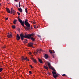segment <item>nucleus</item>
I'll list each match as a JSON object with an SVG mask.
<instances>
[{
  "label": "nucleus",
  "instance_id": "1",
  "mask_svg": "<svg viewBox=\"0 0 79 79\" xmlns=\"http://www.w3.org/2000/svg\"><path fill=\"white\" fill-rule=\"evenodd\" d=\"M20 35V36L21 40H24V37L25 38H27V39H30V38H31V40H32V41H34L35 40V38H34L33 37H34V36L35 35L33 33L31 35H25L24 36L22 33H21Z\"/></svg>",
  "mask_w": 79,
  "mask_h": 79
},
{
  "label": "nucleus",
  "instance_id": "2",
  "mask_svg": "<svg viewBox=\"0 0 79 79\" xmlns=\"http://www.w3.org/2000/svg\"><path fill=\"white\" fill-rule=\"evenodd\" d=\"M24 24L27 27L25 28V29L29 31L30 29V24L28 23V22L26 21H25Z\"/></svg>",
  "mask_w": 79,
  "mask_h": 79
},
{
  "label": "nucleus",
  "instance_id": "3",
  "mask_svg": "<svg viewBox=\"0 0 79 79\" xmlns=\"http://www.w3.org/2000/svg\"><path fill=\"white\" fill-rule=\"evenodd\" d=\"M18 20L19 22H20L21 25H22V26H23V27H24V21H23L19 18H18Z\"/></svg>",
  "mask_w": 79,
  "mask_h": 79
},
{
  "label": "nucleus",
  "instance_id": "4",
  "mask_svg": "<svg viewBox=\"0 0 79 79\" xmlns=\"http://www.w3.org/2000/svg\"><path fill=\"white\" fill-rule=\"evenodd\" d=\"M16 13V11L14 10H13V8H12L11 9L10 13L11 14H13V15H15V13Z\"/></svg>",
  "mask_w": 79,
  "mask_h": 79
},
{
  "label": "nucleus",
  "instance_id": "5",
  "mask_svg": "<svg viewBox=\"0 0 79 79\" xmlns=\"http://www.w3.org/2000/svg\"><path fill=\"white\" fill-rule=\"evenodd\" d=\"M37 52H34V54H35V53H36V54H37L38 53H40L41 52H42V50H41V49H38V50L37 51Z\"/></svg>",
  "mask_w": 79,
  "mask_h": 79
},
{
  "label": "nucleus",
  "instance_id": "6",
  "mask_svg": "<svg viewBox=\"0 0 79 79\" xmlns=\"http://www.w3.org/2000/svg\"><path fill=\"white\" fill-rule=\"evenodd\" d=\"M33 45H34V43H30L29 44H28V46L29 47H34L33 46Z\"/></svg>",
  "mask_w": 79,
  "mask_h": 79
},
{
  "label": "nucleus",
  "instance_id": "7",
  "mask_svg": "<svg viewBox=\"0 0 79 79\" xmlns=\"http://www.w3.org/2000/svg\"><path fill=\"white\" fill-rule=\"evenodd\" d=\"M16 39L17 40H19L20 39V36L19 35V34L17 35Z\"/></svg>",
  "mask_w": 79,
  "mask_h": 79
},
{
  "label": "nucleus",
  "instance_id": "8",
  "mask_svg": "<svg viewBox=\"0 0 79 79\" xmlns=\"http://www.w3.org/2000/svg\"><path fill=\"white\" fill-rule=\"evenodd\" d=\"M44 57L45 58V59H47L48 57V55L47 54H45L44 55Z\"/></svg>",
  "mask_w": 79,
  "mask_h": 79
},
{
  "label": "nucleus",
  "instance_id": "9",
  "mask_svg": "<svg viewBox=\"0 0 79 79\" xmlns=\"http://www.w3.org/2000/svg\"><path fill=\"white\" fill-rule=\"evenodd\" d=\"M19 11H20V13H22L23 12V9L21 8H18Z\"/></svg>",
  "mask_w": 79,
  "mask_h": 79
},
{
  "label": "nucleus",
  "instance_id": "10",
  "mask_svg": "<svg viewBox=\"0 0 79 79\" xmlns=\"http://www.w3.org/2000/svg\"><path fill=\"white\" fill-rule=\"evenodd\" d=\"M6 11L9 13H10V9L8 8H6Z\"/></svg>",
  "mask_w": 79,
  "mask_h": 79
},
{
  "label": "nucleus",
  "instance_id": "11",
  "mask_svg": "<svg viewBox=\"0 0 79 79\" xmlns=\"http://www.w3.org/2000/svg\"><path fill=\"white\" fill-rule=\"evenodd\" d=\"M32 60L35 63H36L37 61H36V60L35 59H34V58H32Z\"/></svg>",
  "mask_w": 79,
  "mask_h": 79
},
{
  "label": "nucleus",
  "instance_id": "12",
  "mask_svg": "<svg viewBox=\"0 0 79 79\" xmlns=\"http://www.w3.org/2000/svg\"><path fill=\"white\" fill-rule=\"evenodd\" d=\"M58 75L57 74L56 75H53V77H54L55 78V79H56V77H58Z\"/></svg>",
  "mask_w": 79,
  "mask_h": 79
},
{
  "label": "nucleus",
  "instance_id": "13",
  "mask_svg": "<svg viewBox=\"0 0 79 79\" xmlns=\"http://www.w3.org/2000/svg\"><path fill=\"white\" fill-rule=\"evenodd\" d=\"M50 69H52V71H56V70H55V68L52 67H51Z\"/></svg>",
  "mask_w": 79,
  "mask_h": 79
},
{
  "label": "nucleus",
  "instance_id": "14",
  "mask_svg": "<svg viewBox=\"0 0 79 79\" xmlns=\"http://www.w3.org/2000/svg\"><path fill=\"white\" fill-rule=\"evenodd\" d=\"M48 65L49 69L51 68V67H52V66H51V64H50V63H48Z\"/></svg>",
  "mask_w": 79,
  "mask_h": 79
},
{
  "label": "nucleus",
  "instance_id": "15",
  "mask_svg": "<svg viewBox=\"0 0 79 79\" xmlns=\"http://www.w3.org/2000/svg\"><path fill=\"white\" fill-rule=\"evenodd\" d=\"M7 37L8 38H11L12 37V35H7Z\"/></svg>",
  "mask_w": 79,
  "mask_h": 79
},
{
  "label": "nucleus",
  "instance_id": "16",
  "mask_svg": "<svg viewBox=\"0 0 79 79\" xmlns=\"http://www.w3.org/2000/svg\"><path fill=\"white\" fill-rule=\"evenodd\" d=\"M52 73L53 74V76L56 74V73L55 72V71H52Z\"/></svg>",
  "mask_w": 79,
  "mask_h": 79
},
{
  "label": "nucleus",
  "instance_id": "17",
  "mask_svg": "<svg viewBox=\"0 0 79 79\" xmlns=\"http://www.w3.org/2000/svg\"><path fill=\"white\" fill-rule=\"evenodd\" d=\"M38 60L40 63H42V60H41V59H39Z\"/></svg>",
  "mask_w": 79,
  "mask_h": 79
},
{
  "label": "nucleus",
  "instance_id": "18",
  "mask_svg": "<svg viewBox=\"0 0 79 79\" xmlns=\"http://www.w3.org/2000/svg\"><path fill=\"white\" fill-rule=\"evenodd\" d=\"M17 21V20H15L13 22V23L14 24H16V22Z\"/></svg>",
  "mask_w": 79,
  "mask_h": 79
},
{
  "label": "nucleus",
  "instance_id": "19",
  "mask_svg": "<svg viewBox=\"0 0 79 79\" xmlns=\"http://www.w3.org/2000/svg\"><path fill=\"white\" fill-rule=\"evenodd\" d=\"M25 60V58H24V57L23 56H22V61H23V60Z\"/></svg>",
  "mask_w": 79,
  "mask_h": 79
},
{
  "label": "nucleus",
  "instance_id": "20",
  "mask_svg": "<svg viewBox=\"0 0 79 79\" xmlns=\"http://www.w3.org/2000/svg\"><path fill=\"white\" fill-rule=\"evenodd\" d=\"M44 68L47 69V70H48V67H47V66H44Z\"/></svg>",
  "mask_w": 79,
  "mask_h": 79
},
{
  "label": "nucleus",
  "instance_id": "21",
  "mask_svg": "<svg viewBox=\"0 0 79 79\" xmlns=\"http://www.w3.org/2000/svg\"><path fill=\"white\" fill-rule=\"evenodd\" d=\"M15 27H15V26L13 25V26H12V28L13 29H15Z\"/></svg>",
  "mask_w": 79,
  "mask_h": 79
},
{
  "label": "nucleus",
  "instance_id": "22",
  "mask_svg": "<svg viewBox=\"0 0 79 79\" xmlns=\"http://www.w3.org/2000/svg\"><path fill=\"white\" fill-rule=\"evenodd\" d=\"M3 70V69L2 68H0V72L2 71Z\"/></svg>",
  "mask_w": 79,
  "mask_h": 79
},
{
  "label": "nucleus",
  "instance_id": "23",
  "mask_svg": "<svg viewBox=\"0 0 79 79\" xmlns=\"http://www.w3.org/2000/svg\"><path fill=\"white\" fill-rule=\"evenodd\" d=\"M49 52L50 53H53V52H52L51 50H49Z\"/></svg>",
  "mask_w": 79,
  "mask_h": 79
},
{
  "label": "nucleus",
  "instance_id": "24",
  "mask_svg": "<svg viewBox=\"0 0 79 79\" xmlns=\"http://www.w3.org/2000/svg\"><path fill=\"white\" fill-rule=\"evenodd\" d=\"M20 2H19V7H20L21 6V4H20Z\"/></svg>",
  "mask_w": 79,
  "mask_h": 79
},
{
  "label": "nucleus",
  "instance_id": "25",
  "mask_svg": "<svg viewBox=\"0 0 79 79\" xmlns=\"http://www.w3.org/2000/svg\"><path fill=\"white\" fill-rule=\"evenodd\" d=\"M25 11L26 13H27V8L25 9Z\"/></svg>",
  "mask_w": 79,
  "mask_h": 79
},
{
  "label": "nucleus",
  "instance_id": "26",
  "mask_svg": "<svg viewBox=\"0 0 79 79\" xmlns=\"http://www.w3.org/2000/svg\"><path fill=\"white\" fill-rule=\"evenodd\" d=\"M28 54H29V55H31L32 54V53L31 52H29V53H28Z\"/></svg>",
  "mask_w": 79,
  "mask_h": 79
},
{
  "label": "nucleus",
  "instance_id": "27",
  "mask_svg": "<svg viewBox=\"0 0 79 79\" xmlns=\"http://www.w3.org/2000/svg\"><path fill=\"white\" fill-rule=\"evenodd\" d=\"M8 18H5V20H6H6H8Z\"/></svg>",
  "mask_w": 79,
  "mask_h": 79
},
{
  "label": "nucleus",
  "instance_id": "28",
  "mask_svg": "<svg viewBox=\"0 0 79 79\" xmlns=\"http://www.w3.org/2000/svg\"><path fill=\"white\" fill-rule=\"evenodd\" d=\"M17 14L19 16L20 15V13H19L18 12H17Z\"/></svg>",
  "mask_w": 79,
  "mask_h": 79
},
{
  "label": "nucleus",
  "instance_id": "29",
  "mask_svg": "<svg viewBox=\"0 0 79 79\" xmlns=\"http://www.w3.org/2000/svg\"><path fill=\"white\" fill-rule=\"evenodd\" d=\"M25 60H26V61H27V57H26V58H25Z\"/></svg>",
  "mask_w": 79,
  "mask_h": 79
},
{
  "label": "nucleus",
  "instance_id": "30",
  "mask_svg": "<svg viewBox=\"0 0 79 79\" xmlns=\"http://www.w3.org/2000/svg\"><path fill=\"white\" fill-rule=\"evenodd\" d=\"M34 27L35 29L36 28V25H34Z\"/></svg>",
  "mask_w": 79,
  "mask_h": 79
},
{
  "label": "nucleus",
  "instance_id": "31",
  "mask_svg": "<svg viewBox=\"0 0 79 79\" xmlns=\"http://www.w3.org/2000/svg\"><path fill=\"white\" fill-rule=\"evenodd\" d=\"M29 73L30 74H32V72H31V71H29Z\"/></svg>",
  "mask_w": 79,
  "mask_h": 79
},
{
  "label": "nucleus",
  "instance_id": "32",
  "mask_svg": "<svg viewBox=\"0 0 79 79\" xmlns=\"http://www.w3.org/2000/svg\"><path fill=\"white\" fill-rule=\"evenodd\" d=\"M66 76V74H64L62 75V76Z\"/></svg>",
  "mask_w": 79,
  "mask_h": 79
},
{
  "label": "nucleus",
  "instance_id": "33",
  "mask_svg": "<svg viewBox=\"0 0 79 79\" xmlns=\"http://www.w3.org/2000/svg\"><path fill=\"white\" fill-rule=\"evenodd\" d=\"M15 1V2H18V0H14Z\"/></svg>",
  "mask_w": 79,
  "mask_h": 79
},
{
  "label": "nucleus",
  "instance_id": "34",
  "mask_svg": "<svg viewBox=\"0 0 79 79\" xmlns=\"http://www.w3.org/2000/svg\"><path fill=\"white\" fill-rule=\"evenodd\" d=\"M37 28H38L39 27V26H37Z\"/></svg>",
  "mask_w": 79,
  "mask_h": 79
},
{
  "label": "nucleus",
  "instance_id": "35",
  "mask_svg": "<svg viewBox=\"0 0 79 79\" xmlns=\"http://www.w3.org/2000/svg\"><path fill=\"white\" fill-rule=\"evenodd\" d=\"M48 74H49L50 75V73H48Z\"/></svg>",
  "mask_w": 79,
  "mask_h": 79
},
{
  "label": "nucleus",
  "instance_id": "36",
  "mask_svg": "<svg viewBox=\"0 0 79 79\" xmlns=\"http://www.w3.org/2000/svg\"><path fill=\"white\" fill-rule=\"evenodd\" d=\"M30 67H32V65H30Z\"/></svg>",
  "mask_w": 79,
  "mask_h": 79
},
{
  "label": "nucleus",
  "instance_id": "37",
  "mask_svg": "<svg viewBox=\"0 0 79 79\" xmlns=\"http://www.w3.org/2000/svg\"><path fill=\"white\" fill-rule=\"evenodd\" d=\"M31 68H33L32 66L31 67Z\"/></svg>",
  "mask_w": 79,
  "mask_h": 79
},
{
  "label": "nucleus",
  "instance_id": "38",
  "mask_svg": "<svg viewBox=\"0 0 79 79\" xmlns=\"http://www.w3.org/2000/svg\"><path fill=\"white\" fill-rule=\"evenodd\" d=\"M0 79H2V78L1 77H0Z\"/></svg>",
  "mask_w": 79,
  "mask_h": 79
},
{
  "label": "nucleus",
  "instance_id": "39",
  "mask_svg": "<svg viewBox=\"0 0 79 79\" xmlns=\"http://www.w3.org/2000/svg\"><path fill=\"white\" fill-rule=\"evenodd\" d=\"M27 61H29V60H28V59H27Z\"/></svg>",
  "mask_w": 79,
  "mask_h": 79
},
{
  "label": "nucleus",
  "instance_id": "40",
  "mask_svg": "<svg viewBox=\"0 0 79 79\" xmlns=\"http://www.w3.org/2000/svg\"><path fill=\"white\" fill-rule=\"evenodd\" d=\"M23 8H24V6H23Z\"/></svg>",
  "mask_w": 79,
  "mask_h": 79
},
{
  "label": "nucleus",
  "instance_id": "41",
  "mask_svg": "<svg viewBox=\"0 0 79 79\" xmlns=\"http://www.w3.org/2000/svg\"><path fill=\"white\" fill-rule=\"evenodd\" d=\"M3 48H5V47H3Z\"/></svg>",
  "mask_w": 79,
  "mask_h": 79
},
{
  "label": "nucleus",
  "instance_id": "42",
  "mask_svg": "<svg viewBox=\"0 0 79 79\" xmlns=\"http://www.w3.org/2000/svg\"><path fill=\"white\" fill-rule=\"evenodd\" d=\"M0 6H1V3H0Z\"/></svg>",
  "mask_w": 79,
  "mask_h": 79
},
{
  "label": "nucleus",
  "instance_id": "43",
  "mask_svg": "<svg viewBox=\"0 0 79 79\" xmlns=\"http://www.w3.org/2000/svg\"><path fill=\"white\" fill-rule=\"evenodd\" d=\"M8 34H9V33H8Z\"/></svg>",
  "mask_w": 79,
  "mask_h": 79
},
{
  "label": "nucleus",
  "instance_id": "44",
  "mask_svg": "<svg viewBox=\"0 0 79 79\" xmlns=\"http://www.w3.org/2000/svg\"><path fill=\"white\" fill-rule=\"evenodd\" d=\"M53 53H54L55 52H53Z\"/></svg>",
  "mask_w": 79,
  "mask_h": 79
},
{
  "label": "nucleus",
  "instance_id": "45",
  "mask_svg": "<svg viewBox=\"0 0 79 79\" xmlns=\"http://www.w3.org/2000/svg\"><path fill=\"white\" fill-rule=\"evenodd\" d=\"M26 41H27V40H26Z\"/></svg>",
  "mask_w": 79,
  "mask_h": 79
}]
</instances>
